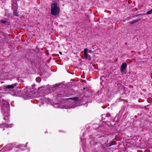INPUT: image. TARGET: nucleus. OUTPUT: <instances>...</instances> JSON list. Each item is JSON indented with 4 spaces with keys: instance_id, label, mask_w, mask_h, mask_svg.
Segmentation results:
<instances>
[{
    "instance_id": "nucleus-1",
    "label": "nucleus",
    "mask_w": 152,
    "mask_h": 152,
    "mask_svg": "<svg viewBox=\"0 0 152 152\" xmlns=\"http://www.w3.org/2000/svg\"><path fill=\"white\" fill-rule=\"evenodd\" d=\"M65 86L62 83L56 84L51 86L49 85L44 86L38 87L39 90L45 94H48L52 91H56L57 97H69L75 94V90L73 89H63L61 88H64Z\"/></svg>"
},
{
    "instance_id": "nucleus-2",
    "label": "nucleus",
    "mask_w": 152,
    "mask_h": 152,
    "mask_svg": "<svg viewBox=\"0 0 152 152\" xmlns=\"http://www.w3.org/2000/svg\"><path fill=\"white\" fill-rule=\"evenodd\" d=\"M97 132V130H95V132H94V133L92 135H90V132L88 133V134L89 136V141L90 144L91 146L92 145H94L96 146L98 144H100L97 142L96 137H95V136H97L98 135H100V134L96 133V132Z\"/></svg>"
},
{
    "instance_id": "nucleus-3",
    "label": "nucleus",
    "mask_w": 152,
    "mask_h": 152,
    "mask_svg": "<svg viewBox=\"0 0 152 152\" xmlns=\"http://www.w3.org/2000/svg\"><path fill=\"white\" fill-rule=\"evenodd\" d=\"M56 3H53L51 4V13L53 15H57L59 14L60 12V8L57 6Z\"/></svg>"
},
{
    "instance_id": "nucleus-4",
    "label": "nucleus",
    "mask_w": 152,
    "mask_h": 152,
    "mask_svg": "<svg viewBox=\"0 0 152 152\" xmlns=\"http://www.w3.org/2000/svg\"><path fill=\"white\" fill-rule=\"evenodd\" d=\"M96 151L99 152H110V149L108 148L107 144L105 143L103 144L100 145L98 147L96 148Z\"/></svg>"
},
{
    "instance_id": "nucleus-5",
    "label": "nucleus",
    "mask_w": 152,
    "mask_h": 152,
    "mask_svg": "<svg viewBox=\"0 0 152 152\" xmlns=\"http://www.w3.org/2000/svg\"><path fill=\"white\" fill-rule=\"evenodd\" d=\"M50 100L49 98L43 97L39 99V102L38 103L39 107H40L41 105H42L44 102H45L48 104L50 102Z\"/></svg>"
},
{
    "instance_id": "nucleus-6",
    "label": "nucleus",
    "mask_w": 152,
    "mask_h": 152,
    "mask_svg": "<svg viewBox=\"0 0 152 152\" xmlns=\"http://www.w3.org/2000/svg\"><path fill=\"white\" fill-rule=\"evenodd\" d=\"M84 56L86 59H88L89 60H91V56L88 54V53H92V51L91 50H88L87 48H85L84 50Z\"/></svg>"
},
{
    "instance_id": "nucleus-7",
    "label": "nucleus",
    "mask_w": 152,
    "mask_h": 152,
    "mask_svg": "<svg viewBox=\"0 0 152 152\" xmlns=\"http://www.w3.org/2000/svg\"><path fill=\"white\" fill-rule=\"evenodd\" d=\"M100 92L97 91L95 94L93 95V97L96 100H98L99 101H101V95L100 94Z\"/></svg>"
},
{
    "instance_id": "nucleus-8",
    "label": "nucleus",
    "mask_w": 152,
    "mask_h": 152,
    "mask_svg": "<svg viewBox=\"0 0 152 152\" xmlns=\"http://www.w3.org/2000/svg\"><path fill=\"white\" fill-rule=\"evenodd\" d=\"M127 64L126 63L124 62L120 66V72L121 73H123L125 72L127 68Z\"/></svg>"
},
{
    "instance_id": "nucleus-9",
    "label": "nucleus",
    "mask_w": 152,
    "mask_h": 152,
    "mask_svg": "<svg viewBox=\"0 0 152 152\" xmlns=\"http://www.w3.org/2000/svg\"><path fill=\"white\" fill-rule=\"evenodd\" d=\"M18 85V83H13L11 85H6L4 87V89H13L15 87H16L17 85Z\"/></svg>"
},
{
    "instance_id": "nucleus-10",
    "label": "nucleus",
    "mask_w": 152,
    "mask_h": 152,
    "mask_svg": "<svg viewBox=\"0 0 152 152\" xmlns=\"http://www.w3.org/2000/svg\"><path fill=\"white\" fill-rule=\"evenodd\" d=\"M87 132V131H85V132H83V133L82 135L80 137V138L82 142V144H84L85 143V141H86V139L84 137H85V134H86Z\"/></svg>"
},
{
    "instance_id": "nucleus-11",
    "label": "nucleus",
    "mask_w": 152,
    "mask_h": 152,
    "mask_svg": "<svg viewBox=\"0 0 152 152\" xmlns=\"http://www.w3.org/2000/svg\"><path fill=\"white\" fill-rule=\"evenodd\" d=\"M26 146L27 145H24V144H21L19 145L17 147L19 149L17 150L16 152H22V151L25 150V149L21 148V147H25L26 148Z\"/></svg>"
},
{
    "instance_id": "nucleus-12",
    "label": "nucleus",
    "mask_w": 152,
    "mask_h": 152,
    "mask_svg": "<svg viewBox=\"0 0 152 152\" xmlns=\"http://www.w3.org/2000/svg\"><path fill=\"white\" fill-rule=\"evenodd\" d=\"M8 40L7 37L4 36H3L0 37V42L3 43H6Z\"/></svg>"
},
{
    "instance_id": "nucleus-13",
    "label": "nucleus",
    "mask_w": 152,
    "mask_h": 152,
    "mask_svg": "<svg viewBox=\"0 0 152 152\" xmlns=\"http://www.w3.org/2000/svg\"><path fill=\"white\" fill-rule=\"evenodd\" d=\"M116 140L115 138L113 139L112 141H110V142L107 144V145L108 146V148L112 145H115L116 144L115 141Z\"/></svg>"
},
{
    "instance_id": "nucleus-14",
    "label": "nucleus",
    "mask_w": 152,
    "mask_h": 152,
    "mask_svg": "<svg viewBox=\"0 0 152 152\" xmlns=\"http://www.w3.org/2000/svg\"><path fill=\"white\" fill-rule=\"evenodd\" d=\"M2 125L3 127L6 128H11L14 126V124H8L6 123H3Z\"/></svg>"
},
{
    "instance_id": "nucleus-15",
    "label": "nucleus",
    "mask_w": 152,
    "mask_h": 152,
    "mask_svg": "<svg viewBox=\"0 0 152 152\" xmlns=\"http://www.w3.org/2000/svg\"><path fill=\"white\" fill-rule=\"evenodd\" d=\"M66 100H69L72 99V100L74 102H77L79 101V98L77 97H74L73 98H69L65 99Z\"/></svg>"
},
{
    "instance_id": "nucleus-16",
    "label": "nucleus",
    "mask_w": 152,
    "mask_h": 152,
    "mask_svg": "<svg viewBox=\"0 0 152 152\" xmlns=\"http://www.w3.org/2000/svg\"><path fill=\"white\" fill-rule=\"evenodd\" d=\"M141 20V19H138L136 20H135L131 22H130V23L131 24H132L134 23H136Z\"/></svg>"
},
{
    "instance_id": "nucleus-17",
    "label": "nucleus",
    "mask_w": 152,
    "mask_h": 152,
    "mask_svg": "<svg viewBox=\"0 0 152 152\" xmlns=\"http://www.w3.org/2000/svg\"><path fill=\"white\" fill-rule=\"evenodd\" d=\"M35 85L34 84L31 85V89L32 90H31L30 91L32 92L33 93L35 92V91H34V88L35 87Z\"/></svg>"
},
{
    "instance_id": "nucleus-18",
    "label": "nucleus",
    "mask_w": 152,
    "mask_h": 152,
    "mask_svg": "<svg viewBox=\"0 0 152 152\" xmlns=\"http://www.w3.org/2000/svg\"><path fill=\"white\" fill-rule=\"evenodd\" d=\"M11 146V145H10V144H8V145H6L5 146H4L3 148L4 150H6L7 149H9L10 148V147Z\"/></svg>"
},
{
    "instance_id": "nucleus-19",
    "label": "nucleus",
    "mask_w": 152,
    "mask_h": 152,
    "mask_svg": "<svg viewBox=\"0 0 152 152\" xmlns=\"http://www.w3.org/2000/svg\"><path fill=\"white\" fill-rule=\"evenodd\" d=\"M33 50L36 53H39V48H35L33 49Z\"/></svg>"
},
{
    "instance_id": "nucleus-20",
    "label": "nucleus",
    "mask_w": 152,
    "mask_h": 152,
    "mask_svg": "<svg viewBox=\"0 0 152 152\" xmlns=\"http://www.w3.org/2000/svg\"><path fill=\"white\" fill-rule=\"evenodd\" d=\"M121 95V97L125 98L128 95V94L127 93H122Z\"/></svg>"
},
{
    "instance_id": "nucleus-21",
    "label": "nucleus",
    "mask_w": 152,
    "mask_h": 152,
    "mask_svg": "<svg viewBox=\"0 0 152 152\" xmlns=\"http://www.w3.org/2000/svg\"><path fill=\"white\" fill-rule=\"evenodd\" d=\"M36 80L38 83L40 82L41 81V79L40 77H37L36 79Z\"/></svg>"
},
{
    "instance_id": "nucleus-22",
    "label": "nucleus",
    "mask_w": 152,
    "mask_h": 152,
    "mask_svg": "<svg viewBox=\"0 0 152 152\" xmlns=\"http://www.w3.org/2000/svg\"><path fill=\"white\" fill-rule=\"evenodd\" d=\"M13 13H14V15L15 16H18V12H17V11L16 10L14 11Z\"/></svg>"
},
{
    "instance_id": "nucleus-23",
    "label": "nucleus",
    "mask_w": 152,
    "mask_h": 152,
    "mask_svg": "<svg viewBox=\"0 0 152 152\" xmlns=\"http://www.w3.org/2000/svg\"><path fill=\"white\" fill-rule=\"evenodd\" d=\"M152 13V9L151 10L147 11L146 12V14L147 15H150Z\"/></svg>"
},
{
    "instance_id": "nucleus-24",
    "label": "nucleus",
    "mask_w": 152,
    "mask_h": 152,
    "mask_svg": "<svg viewBox=\"0 0 152 152\" xmlns=\"http://www.w3.org/2000/svg\"><path fill=\"white\" fill-rule=\"evenodd\" d=\"M0 22L3 23H5L6 22V21L5 20H0Z\"/></svg>"
},
{
    "instance_id": "nucleus-25",
    "label": "nucleus",
    "mask_w": 152,
    "mask_h": 152,
    "mask_svg": "<svg viewBox=\"0 0 152 152\" xmlns=\"http://www.w3.org/2000/svg\"><path fill=\"white\" fill-rule=\"evenodd\" d=\"M27 151L26 152H29L30 151V149L29 148H27Z\"/></svg>"
},
{
    "instance_id": "nucleus-26",
    "label": "nucleus",
    "mask_w": 152,
    "mask_h": 152,
    "mask_svg": "<svg viewBox=\"0 0 152 152\" xmlns=\"http://www.w3.org/2000/svg\"><path fill=\"white\" fill-rule=\"evenodd\" d=\"M67 72H68V73H70V74H72V75H73V74H74V73H72V72H68V71H67Z\"/></svg>"
},
{
    "instance_id": "nucleus-27",
    "label": "nucleus",
    "mask_w": 152,
    "mask_h": 152,
    "mask_svg": "<svg viewBox=\"0 0 152 152\" xmlns=\"http://www.w3.org/2000/svg\"><path fill=\"white\" fill-rule=\"evenodd\" d=\"M46 55H48L49 54V53L48 51H46Z\"/></svg>"
},
{
    "instance_id": "nucleus-28",
    "label": "nucleus",
    "mask_w": 152,
    "mask_h": 152,
    "mask_svg": "<svg viewBox=\"0 0 152 152\" xmlns=\"http://www.w3.org/2000/svg\"><path fill=\"white\" fill-rule=\"evenodd\" d=\"M110 114H108L107 115H105V116H106L107 117V116H108V117H109V116H110Z\"/></svg>"
},
{
    "instance_id": "nucleus-29",
    "label": "nucleus",
    "mask_w": 152,
    "mask_h": 152,
    "mask_svg": "<svg viewBox=\"0 0 152 152\" xmlns=\"http://www.w3.org/2000/svg\"><path fill=\"white\" fill-rule=\"evenodd\" d=\"M138 54L139 55L140 54V53H140V51L138 52Z\"/></svg>"
},
{
    "instance_id": "nucleus-30",
    "label": "nucleus",
    "mask_w": 152,
    "mask_h": 152,
    "mask_svg": "<svg viewBox=\"0 0 152 152\" xmlns=\"http://www.w3.org/2000/svg\"><path fill=\"white\" fill-rule=\"evenodd\" d=\"M134 16H137V15H134V16H133V17L134 18Z\"/></svg>"
},
{
    "instance_id": "nucleus-31",
    "label": "nucleus",
    "mask_w": 152,
    "mask_h": 152,
    "mask_svg": "<svg viewBox=\"0 0 152 152\" xmlns=\"http://www.w3.org/2000/svg\"><path fill=\"white\" fill-rule=\"evenodd\" d=\"M121 97H120V98H119V99L120 100H121V101L122 100V99H121Z\"/></svg>"
},
{
    "instance_id": "nucleus-32",
    "label": "nucleus",
    "mask_w": 152,
    "mask_h": 152,
    "mask_svg": "<svg viewBox=\"0 0 152 152\" xmlns=\"http://www.w3.org/2000/svg\"><path fill=\"white\" fill-rule=\"evenodd\" d=\"M59 53H60V54H61V52H59Z\"/></svg>"
},
{
    "instance_id": "nucleus-33",
    "label": "nucleus",
    "mask_w": 152,
    "mask_h": 152,
    "mask_svg": "<svg viewBox=\"0 0 152 152\" xmlns=\"http://www.w3.org/2000/svg\"><path fill=\"white\" fill-rule=\"evenodd\" d=\"M28 143V142H27L26 143V145H27V144Z\"/></svg>"
},
{
    "instance_id": "nucleus-34",
    "label": "nucleus",
    "mask_w": 152,
    "mask_h": 152,
    "mask_svg": "<svg viewBox=\"0 0 152 152\" xmlns=\"http://www.w3.org/2000/svg\"><path fill=\"white\" fill-rule=\"evenodd\" d=\"M69 107H67L65 108H68Z\"/></svg>"
},
{
    "instance_id": "nucleus-35",
    "label": "nucleus",
    "mask_w": 152,
    "mask_h": 152,
    "mask_svg": "<svg viewBox=\"0 0 152 152\" xmlns=\"http://www.w3.org/2000/svg\"><path fill=\"white\" fill-rule=\"evenodd\" d=\"M102 116H104L105 115H102Z\"/></svg>"
},
{
    "instance_id": "nucleus-36",
    "label": "nucleus",
    "mask_w": 152,
    "mask_h": 152,
    "mask_svg": "<svg viewBox=\"0 0 152 152\" xmlns=\"http://www.w3.org/2000/svg\"><path fill=\"white\" fill-rule=\"evenodd\" d=\"M2 149H1V150H0V152H1V150H2Z\"/></svg>"
},
{
    "instance_id": "nucleus-37",
    "label": "nucleus",
    "mask_w": 152,
    "mask_h": 152,
    "mask_svg": "<svg viewBox=\"0 0 152 152\" xmlns=\"http://www.w3.org/2000/svg\"><path fill=\"white\" fill-rule=\"evenodd\" d=\"M43 49V48H41V49Z\"/></svg>"
},
{
    "instance_id": "nucleus-38",
    "label": "nucleus",
    "mask_w": 152,
    "mask_h": 152,
    "mask_svg": "<svg viewBox=\"0 0 152 152\" xmlns=\"http://www.w3.org/2000/svg\"><path fill=\"white\" fill-rule=\"evenodd\" d=\"M93 49L94 50V48H93Z\"/></svg>"
}]
</instances>
